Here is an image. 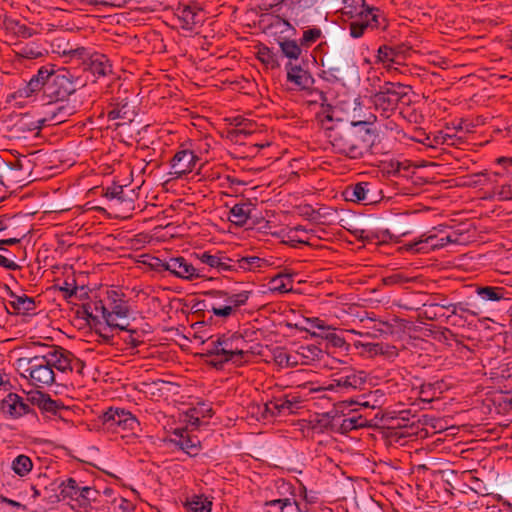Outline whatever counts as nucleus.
<instances>
[{"label":"nucleus","mask_w":512,"mask_h":512,"mask_svg":"<svg viewBox=\"0 0 512 512\" xmlns=\"http://www.w3.org/2000/svg\"><path fill=\"white\" fill-rule=\"evenodd\" d=\"M18 367L30 385L46 388L52 384H64L74 373L81 375L85 364L62 347H50L43 354L20 358Z\"/></svg>","instance_id":"obj_1"},{"label":"nucleus","mask_w":512,"mask_h":512,"mask_svg":"<svg viewBox=\"0 0 512 512\" xmlns=\"http://www.w3.org/2000/svg\"><path fill=\"white\" fill-rule=\"evenodd\" d=\"M377 117L369 114L364 120H337L325 127L332 152L349 160H362L373 154V131L370 126Z\"/></svg>","instance_id":"obj_2"},{"label":"nucleus","mask_w":512,"mask_h":512,"mask_svg":"<svg viewBox=\"0 0 512 512\" xmlns=\"http://www.w3.org/2000/svg\"><path fill=\"white\" fill-rule=\"evenodd\" d=\"M59 498L74 512H99L105 501L95 481L87 473L72 472L58 484Z\"/></svg>","instance_id":"obj_3"},{"label":"nucleus","mask_w":512,"mask_h":512,"mask_svg":"<svg viewBox=\"0 0 512 512\" xmlns=\"http://www.w3.org/2000/svg\"><path fill=\"white\" fill-rule=\"evenodd\" d=\"M341 14L350 20L349 30L353 38L363 36L367 29L387 28L383 13L378 8L368 6L365 0H344Z\"/></svg>","instance_id":"obj_4"},{"label":"nucleus","mask_w":512,"mask_h":512,"mask_svg":"<svg viewBox=\"0 0 512 512\" xmlns=\"http://www.w3.org/2000/svg\"><path fill=\"white\" fill-rule=\"evenodd\" d=\"M74 112L72 106L55 105L47 107V116L43 118H34L30 113H20L10 119L12 125L8 129L12 133L11 137L25 138L27 133L38 132L47 122L52 125L65 122Z\"/></svg>","instance_id":"obj_5"},{"label":"nucleus","mask_w":512,"mask_h":512,"mask_svg":"<svg viewBox=\"0 0 512 512\" xmlns=\"http://www.w3.org/2000/svg\"><path fill=\"white\" fill-rule=\"evenodd\" d=\"M411 89L401 83L385 82L379 91L371 96L372 103L377 111L385 118L395 112L399 102L403 101Z\"/></svg>","instance_id":"obj_6"},{"label":"nucleus","mask_w":512,"mask_h":512,"mask_svg":"<svg viewBox=\"0 0 512 512\" xmlns=\"http://www.w3.org/2000/svg\"><path fill=\"white\" fill-rule=\"evenodd\" d=\"M49 69H51V76H49L45 93L49 98L53 99L55 103L49 104L48 106L64 105L62 102L76 91V83L73 75L66 68L54 71L51 65Z\"/></svg>","instance_id":"obj_7"},{"label":"nucleus","mask_w":512,"mask_h":512,"mask_svg":"<svg viewBox=\"0 0 512 512\" xmlns=\"http://www.w3.org/2000/svg\"><path fill=\"white\" fill-rule=\"evenodd\" d=\"M107 306L109 313L106 314V326L112 332L114 330H128L130 326L128 316L130 307L125 300V296L116 290L107 291Z\"/></svg>","instance_id":"obj_8"},{"label":"nucleus","mask_w":512,"mask_h":512,"mask_svg":"<svg viewBox=\"0 0 512 512\" xmlns=\"http://www.w3.org/2000/svg\"><path fill=\"white\" fill-rule=\"evenodd\" d=\"M320 65L322 70L319 76L331 84L343 83L352 72H355L354 65L332 54L324 53L320 57Z\"/></svg>","instance_id":"obj_9"},{"label":"nucleus","mask_w":512,"mask_h":512,"mask_svg":"<svg viewBox=\"0 0 512 512\" xmlns=\"http://www.w3.org/2000/svg\"><path fill=\"white\" fill-rule=\"evenodd\" d=\"M234 340V337H226L225 335L218 336L215 340L210 338L207 344V355L219 358L218 361L212 362L214 366L228 361L234 363L242 361L245 351L234 346Z\"/></svg>","instance_id":"obj_10"},{"label":"nucleus","mask_w":512,"mask_h":512,"mask_svg":"<svg viewBox=\"0 0 512 512\" xmlns=\"http://www.w3.org/2000/svg\"><path fill=\"white\" fill-rule=\"evenodd\" d=\"M208 294L215 298H222L225 302V305L213 304L210 311L217 317L228 318L247 304L252 291L243 290L238 293H230L224 290H212Z\"/></svg>","instance_id":"obj_11"},{"label":"nucleus","mask_w":512,"mask_h":512,"mask_svg":"<svg viewBox=\"0 0 512 512\" xmlns=\"http://www.w3.org/2000/svg\"><path fill=\"white\" fill-rule=\"evenodd\" d=\"M459 234L456 232L447 233L445 229L434 228L429 234H424L418 241L408 244V250L417 253H428L435 249L445 247L450 243H459Z\"/></svg>","instance_id":"obj_12"},{"label":"nucleus","mask_w":512,"mask_h":512,"mask_svg":"<svg viewBox=\"0 0 512 512\" xmlns=\"http://www.w3.org/2000/svg\"><path fill=\"white\" fill-rule=\"evenodd\" d=\"M366 383V376L363 371H356L350 367L334 373L331 383L325 388L340 393H349L362 389Z\"/></svg>","instance_id":"obj_13"},{"label":"nucleus","mask_w":512,"mask_h":512,"mask_svg":"<svg viewBox=\"0 0 512 512\" xmlns=\"http://www.w3.org/2000/svg\"><path fill=\"white\" fill-rule=\"evenodd\" d=\"M301 397L298 393H287L273 397L264 405L265 416L295 414L301 408Z\"/></svg>","instance_id":"obj_14"},{"label":"nucleus","mask_w":512,"mask_h":512,"mask_svg":"<svg viewBox=\"0 0 512 512\" xmlns=\"http://www.w3.org/2000/svg\"><path fill=\"white\" fill-rule=\"evenodd\" d=\"M168 272L180 279L192 281L204 277V268H196L183 256L168 258Z\"/></svg>","instance_id":"obj_15"},{"label":"nucleus","mask_w":512,"mask_h":512,"mask_svg":"<svg viewBox=\"0 0 512 512\" xmlns=\"http://www.w3.org/2000/svg\"><path fill=\"white\" fill-rule=\"evenodd\" d=\"M32 410L28 400L17 393H9L0 402V411L5 418L18 419Z\"/></svg>","instance_id":"obj_16"},{"label":"nucleus","mask_w":512,"mask_h":512,"mask_svg":"<svg viewBox=\"0 0 512 512\" xmlns=\"http://www.w3.org/2000/svg\"><path fill=\"white\" fill-rule=\"evenodd\" d=\"M167 442L182 450L190 457H196L201 450L200 440L196 436L190 435L187 429H175Z\"/></svg>","instance_id":"obj_17"},{"label":"nucleus","mask_w":512,"mask_h":512,"mask_svg":"<svg viewBox=\"0 0 512 512\" xmlns=\"http://www.w3.org/2000/svg\"><path fill=\"white\" fill-rule=\"evenodd\" d=\"M198 161L199 157L194 153V151L181 149L177 151L170 160V166L172 169L171 174L176 178H180L185 174L191 173L195 169Z\"/></svg>","instance_id":"obj_18"},{"label":"nucleus","mask_w":512,"mask_h":512,"mask_svg":"<svg viewBox=\"0 0 512 512\" xmlns=\"http://www.w3.org/2000/svg\"><path fill=\"white\" fill-rule=\"evenodd\" d=\"M196 258L208 267V271L215 270L218 273L233 271L234 262L233 259L226 256L224 252L216 251H204L201 253H195Z\"/></svg>","instance_id":"obj_19"},{"label":"nucleus","mask_w":512,"mask_h":512,"mask_svg":"<svg viewBox=\"0 0 512 512\" xmlns=\"http://www.w3.org/2000/svg\"><path fill=\"white\" fill-rule=\"evenodd\" d=\"M51 76V69L49 66H42L37 71V74L33 75L31 79L26 82L22 87H19L15 93L16 98H29L42 90L45 89Z\"/></svg>","instance_id":"obj_20"},{"label":"nucleus","mask_w":512,"mask_h":512,"mask_svg":"<svg viewBox=\"0 0 512 512\" xmlns=\"http://www.w3.org/2000/svg\"><path fill=\"white\" fill-rule=\"evenodd\" d=\"M202 9L196 5L179 4L175 9L174 16L178 25L186 31H193L202 23L200 13Z\"/></svg>","instance_id":"obj_21"},{"label":"nucleus","mask_w":512,"mask_h":512,"mask_svg":"<svg viewBox=\"0 0 512 512\" xmlns=\"http://www.w3.org/2000/svg\"><path fill=\"white\" fill-rule=\"evenodd\" d=\"M5 290L9 297V305L12 308L11 314L15 315H32L35 314L36 302L33 297L24 293H15L8 285H5ZM10 313V311L8 310Z\"/></svg>","instance_id":"obj_22"},{"label":"nucleus","mask_w":512,"mask_h":512,"mask_svg":"<svg viewBox=\"0 0 512 512\" xmlns=\"http://www.w3.org/2000/svg\"><path fill=\"white\" fill-rule=\"evenodd\" d=\"M372 188L373 186L369 182H358L346 187L343 194L347 201L370 205L376 202Z\"/></svg>","instance_id":"obj_23"},{"label":"nucleus","mask_w":512,"mask_h":512,"mask_svg":"<svg viewBox=\"0 0 512 512\" xmlns=\"http://www.w3.org/2000/svg\"><path fill=\"white\" fill-rule=\"evenodd\" d=\"M285 70L287 73V81L299 90H307L314 83V78L311 73L300 65L288 62L285 65Z\"/></svg>","instance_id":"obj_24"},{"label":"nucleus","mask_w":512,"mask_h":512,"mask_svg":"<svg viewBox=\"0 0 512 512\" xmlns=\"http://www.w3.org/2000/svg\"><path fill=\"white\" fill-rule=\"evenodd\" d=\"M87 69L97 77H104L112 73V65L106 55L92 53L87 59Z\"/></svg>","instance_id":"obj_25"},{"label":"nucleus","mask_w":512,"mask_h":512,"mask_svg":"<svg viewBox=\"0 0 512 512\" xmlns=\"http://www.w3.org/2000/svg\"><path fill=\"white\" fill-rule=\"evenodd\" d=\"M254 205L251 202L235 204L229 211L228 220L238 226L243 227L251 217Z\"/></svg>","instance_id":"obj_26"},{"label":"nucleus","mask_w":512,"mask_h":512,"mask_svg":"<svg viewBox=\"0 0 512 512\" xmlns=\"http://www.w3.org/2000/svg\"><path fill=\"white\" fill-rule=\"evenodd\" d=\"M401 54V47L382 45L377 51V62L383 64L387 71L397 70L393 65L397 64V58Z\"/></svg>","instance_id":"obj_27"},{"label":"nucleus","mask_w":512,"mask_h":512,"mask_svg":"<svg viewBox=\"0 0 512 512\" xmlns=\"http://www.w3.org/2000/svg\"><path fill=\"white\" fill-rule=\"evenodd\" d=\"M212 505V500L204 494H193L183 503L186 512H211Z\"/></svg>","instance_id":"obj_28"},{"label":"nucleus","mask_w":512,"mask_h":512,"mask_svg":"<svg viewBox=\"0 0 512 512\" xmlns=\"http://www.w3.org/2000/svg\"><path fill=\"white\" fill-rule=\"evenodd\" d=\"M356 347L361 346L363 351L369 356L384 355L387 358H395L398 356V351L395 346L386 343H356Z\"/></svg>","instance_id":"obj_29"},{"label":"nucleus","mask_w":512,"mask_h":512,"mask_svg":"<svg viewBox=\"0 0 512 512\" xmlns=\"http://www.w3.org/2000/svg\"><path fill=\"white\" fill-rule=\"evenodd\" d=\"M233 262H234L233 271H238V270L254 271L256 269H260V268L267 267V266L271 265L268 260H266L264 258H260L258 256L241 257V258H238L235 260L233 259Z\"/></svg>","instance_id":"obj_30"},{"label":"nucleus","mask_w":512,"mask_h":512,"mask_svg":"<svg viewBox=\"0 0 512 512\" xmlns=\"http://www.w3.org/2000/svg\"><path fill=\"white\" fill-rule=\"evenodd\" d=\"M103 196L115 204H127L128 206L133 205V200L125 193L124 186L116 183L103 188Z\"/></svg>","instance_id":"obj_31"},{"label":"nucleus","mask_w":512,"mask_h":512,"mask_svg":"<svg viewBox=\"0 0 512 512\" xmlns=\"http://www.w3.org/2000/svg\"><path fill=\"white\" fill-rule=\"evenodd\" d=\"M264 506L271 508L269 512H299L298 504L293 497L267 500Z\"/></svg>","instance_id":"obj_32"},{"label":"nucleus","mask_w":512,"mask_h":512,"mask_svg":"<svg viewBox=\"0 0 512 512\" xmlns=\"http://www.w3.org/2000/svg\"><path fill=\"white\" fill-rule=\"evenodd\" d=\"M270 290L278 293H288L293 290V275L289 273H278L271 278Z\"/></svg>","instance_id":"obj_33"},{"label":"nucleus","mask_w":512,"mask_h":512,"mask_svg":"<svg viewBox=\"0 0 512 512\" xmlns=\"http://www.w3.org/2000/svg\"><path fill=\"white\" fill-rule=\"evenodd\" d=\"M369 420L361 414L352 413L348 416H344L342 419L339 429L341 433H348L352 430L369 426Z\"/></svg>","instance_id":"obj_34"},{"label":"nucleus","mask_w":512,"mask_h":512,"mask_svg":"<svg viewBox=\"0 0 512 512\" xmlns=\"http://www.w3.org/2000/svg\"><path fill=\"white\" fill-rule=\"evenodd\" d=\"M273 361L279 368L294 367L299 364L298 355L288 352L285 348L278 347L273 350Z\"/></svg>","instance_id":"obj_35"},{"label":"nucleus","mask_w":512,"mask_h":512,"mask_svg":"<svg viewBox=\"0 0 512 512\" xmlns=\"http://www.w3.org/2000/svg\"><path fill=\"white\" fill-rule=\"evenodd\" d=\"M311 236H314L313 230H306L303 226H296L288 233V240L291 247H297L298 244L310 245Z\"/></svg>","instance_id":"obj_36"},{"label":"nucleus","mask_w":512,"mask_h":512,"mask_svg":"<svg viewBox=\"0 0 512 512\" xmlns=\"http://www.w3.org/2000/svg\"><path fill=\"white\" fill-rule=\"evenodd\" d=\"M281 53L289 59V62L298 60L301 57L303 47L299 41L293 39H284L279 42Z\"/></svg>","instance_id":"obj_37"},{"label":"nucleus","mask_w":512,"mask_h":512,"mask_svg":"<svg viewBox=\"0 0 512 512\" xmlns=\"http://www.w3.org/2000/svg\"><path fill=\"white\" fill-rule=\"evenodd\" d=\"M4 25L8 31L12 32L17 37L27 39L35 34V31L31 27L20 22L19 20L6 19L4 21Z\"/></svg>","instance_id":"obj_38"},{"label":"nucleus","mask_w":512,"mask_h":512,"mask_svg":"<svg viewBox=\"0 0 512 512\" xmlns=\"http://www.w3.org/2000/svg\"><path fill=\"white\" fill-rule=\"evenodd\" d=\"M33 468V462L27 455L20 454L11 463V469L19 477L27 476Z\"/></svg>","instance_id":"obj_39"},{"label":"nucleus","mask_w":512,"mask_h":512,"mask_svg":"<svg viewBox=\"0 0 512 512\" xmlns=\"http://www.w3.org/2000/svg\"><path fill=\"white\" fill-rule=\"evenodd\" d=\"M139 425V421L130 411L119 408L118 430L134 432Z\"/></svg>","instance_id":"obj_40"},{"label":"nucleus","mask_w":512,"mask_h":512,"mask_svg":"<svg viewBox=\"0 0 512 512\" xmlns=\"http://www.w3.org/2000/svg\"><path fill=\"white\" fill-rule=\"evenodd\" d=\"M323 37V32L319 27H310L303 31L299 38L300 45L307 50Z\"/></svg>","instance_id":"obj_41"},{"label":"nucleus","mask_w":512,"mask_h":512,"mask_svg":"<svg viewBox=\"0 0 512 512\" xmlns=\"http://www.w3.org/2000/svg\"><path fill=\"white\" fill-rule=\"evenodd\" d=\"M477 294L486 301H500L505 298V291L503 287H479Z\"/></svg>","instance_id":"obj_42"},{"label":"nucleus","mask_w":512,"mask_h":512,"mask_svg":"<svg viewBox=\"0 0 512 512\" xmlns=\"http://www.w3.org/2000/svg\"><path fill=\"white\" fill-rule=\"evenodd\" d=\"M257 57L263 64L270 67L271 69L280 67L277 54L267 46L259 48Z\"/></svg>","instance_id":"obj_43"},{"label":"nucleus","mask_w":512,"mask_h":512,"mask_svg":"<svg viewBox=\"0 0 512 512\" xmlns=\"http://www.w3.org/2000/svg\"><path fill=\"white\" fill-rule=\"evenodd\" d=\"M118 417L119 408L111 407L103 413L101 419L108 429L118 432Z\"/></svg>","instance_id":"obj_44"},{"label":"nucleus","mask_w":512,"mask_h":512,"mask_svg":"<svg viewBox=\"0 0 512 512\" xmlns=\"http://www.w3.org/2000/svg\"><path fill=\"white\" fill-rule=\"evenodd\" d=\"M441 388L438 382L435 383H423L420 386L419 394L423 401L431 402L436 398L437 391Z\"/></svg>","instance_id":"obj_45"},{"label":"nucleus","mask_w":512,"mask_h":512,"mask_svg":"<svg viewBox=\"0 0 512 512\" xmlns=\"http://www.w3.org/2000/svg\"><path fill=\"white\" fill-rule=\"evenodd\" d=\"M93 311L95 312V315L93 312H88L87 315L92 320H97L99 317H101L106 322V314L109 313V307L107 306V300L104 302L103 300H96L93 302Z\"/></svg>","instance_id":"obj_46"},{"label":"nucleus","mask_w":512,"mask_h":512,"mask_svg":"<svg viewBox=\"0 0 512 512\" xmlns=\"http://www.w3.org/2000/svg\"><path fill=\"white\" fill-rule=\"evenodd\" d=\"M148 266L159 273L168 272V259H160L158 257H149L146 262Z\"/></svg>","instance_id":"obj_47"},{"label":"nucleus","mask_w":512,"mask_h":512,"mask_svg":"<svg viewBox=\"0 0 512 512\" xmlns=\"http://www.w3.org/2000/svg\"><path fill=\"white\" fill-rule=\"evenodd\" d=\"M422 316L428 320H437L439 317L444 316V313H440L435 305L425 303L422 309Z\"/></svg>","instance_id":"obj_48"},{"label":"nucleus","mask_w":512,"mask_h":512,"mask_svg":"<svg viewBox=\"0 0 512 512\" xmlns=\"http://www.w3.org/2000/svg\"><path fill=\"white\" fill-rule=\"evenodd\" d=\"M108 118L110 120L127 119L131 121L130 116H128L127 104H123L121 107L117 106L110 110L108 112Z\"/></svg>","instance_id":"obj_49"},{"label":"nucleus","mask_w":512,"mask_h":512,"mask_svg":"<svg viewBox=\"0 0 512 512\" xmlns=\"http://www.w3.org/2000/svg\"><path fill=\"white\" fill-rule=\"evenodd\" d=\"M431 304L435 305V307L438 310L439 309H450V307H453L451 314L452 315L457 314L458 305H454V303L449 302L448 299L444 296H439V297L435 298V300L433 302H431Z\"/></svg>","instance_id":"obj_50"},{"label":"nucleus","mask_w":512,"mask_h":512,"mask_svg":"<svg viewBox=\"0 0 512 512\" xmlns=\"http://www.w3.org/2000/svg\"><path fill=\"white\" fill-rule=\"evenodd\" d=\"M125 331L128 332V335L124 340L131 347L136 348L143 343L141 335L136 330L130 329L128 327V330Z\"/></svg>","instance_id":"obj_51"},{"label":"nucleus","mask_w":512,"mask_h":512,"mask_svg":"<svg viewBox=\"0 0 512 512\" xmlns=\"http://www.w3.org/2000/svg\"><path fill=\"white\" fill-rule=\"evenodd\" d=\"M408 282V278L400 273L392 274L383 278V283L386 286L404 284Z\"/></svg>","instance_id":"obj_52"},{"label":"nucleus","mask_w":512,"mask_h":512,"mask_svg":"<svg viewBox=\"0 0 512 512\" xmlns=\"http://www.w3.org/2000/svg\"><path fill=\"white\" fill-rule=\"evenodd\" d=\"M17 55L22 58H25V59H36L41 56V52L36 51L32 47L26 45V46L21 47L17 51Z\"/></svg>","instance_id":"obj_53"},{"label":"nucleus","mask_w":512,"mask_h":512,"mask_svg":"<svg viewBox=\"0 0 512 512\" xmlns=\"http://www.w3.org/2000/svg\"><path fill=\"white\" fill-rule=\"evenodd\" d=\"M20 168L21 165L19 164V162L13 164L12 166L6 162L1 156H0V186H4V182H3V175L4 173L8 172L9 170H12V169H15V168Z\"/></svg>","instance_id":"obj_54"},{"label":"nucleus","mask_w":512,"mask_h":512,"mask_svg":"<svg viewBox=\"0 0 512 512\" xmlns=\"http://www.w3.org/2000/svg\"><path fill=\"white\" fill-rule=\"evenodd\" d=\"M497 195L500 200H512V185L511 184L502 185L499 188Z\"/></svg>","instance_id":"obj_55"},{"label":"nucleus","mask_w":512,"mask_h":512,"mask_svg":"<svg viewBox=\"0 0 512 512\" xmlns=\"http://www.w3.org/2000/svg\"><path fill=\"white\" fill-rule=\"evenodd\" d=\"M496 163L507 170V176H512V157H499Z\"/></svg>","instance_id":"obj_56"},{"label":"nucleus","mask_w":512,"mask_h":512,"mask_svg":"<svg viewBox=\"0 0 512 512\" xmlns=\"http://www.w3.org/2000/svg\"><path fill=\"white\" fill-rule=\"evenodd\" d=\"M326 339H328L335 347L341 348L346 345L345 339L334 332L328 333L326 335Z\"/></svg>","instance_id":"obj_57"},{"label":"nucleus","mask_w":512,"mask_h":512,"mask_svg":"<svg viewBox=\"0 0 512 512\" xmlns=\"http://www.w3.org/2000/svg\"><path fill=\"white\" fill-rule=\"evenodd\" d=\"M0 266L12 271H15L20 268V266L16 262L6 258L2 254H0Z\"/></svg>","instance_id":"obj_58"},{"label":"nucleus","mask_w":512,"mask_h":512,"mask_svg":"<svg viewBox=\"0 0 512 512\" xmlns=\"http://www.w3.org/2000/svg\"><path fill=\"white\" fill-rule=\"evenodd\" d=\"M454 137V134H451L448 131H442L437 139H441L442 144L455 145Z\"/></svg>","instance_id":"obj_59"},{"label":"nucleus","mask_w":512,"mask_h":512,"mask_svg":"<svg viewBox=\"0 0 512 512\" xmlns=\"http://www.w3.org/2000/svg\"><path fill=\"white\" fill-rule=\"evenodd\" d=\"M225 181L227 182L228 187L232 189L234 192H237V186L245 184L244 181L230 175H227L225 177Z\"/></svg>","instance_id":"obj_60"},{"label":"nucleus","mask_w":512,"mask_h":512,"mask_svg":"<svg viewBox=\"0 0 512 512\" xmlns=\"http://www.w3.org/2000/svg\"><path fill=\"white\" fill-rule=\"evenodd\" d=\"M300 350H301V352H297V353H296V354L298 355V359H299L300 357H302V358H306V359H311V358H310V356L308 355V353H306V352H309V353H311L312 355H316V352H319V351H320V350H319L317 347H315V346H312V347H309V346H308V347H303V346H302V347L300 348Z\"/></svg>","instance_id":"obj_61"},{"label":"nucleus","mask_w":512,"mask_h":512,"mask_svg":"<svg viewBox=\"0 0 512 512\" xmlns=\"http://www.w3.org/2000/svg\"><path fill=\"white\" fill-rule=\"evenodd\" d=\"M61 291H64L67 296L75 295L77 292V287L74 284L68 283L67 281L64 282V286L60 287Z\"/></svg>","instance_id":"obj_62"},{"label":"nucleus","mask_w":512,"mask_h":512,"mask_svg":"<svg viewBox=\"0 0 512 512\" xmlns=\"http://www.w3.org/2000/svg\"><path fill=\"white\" fill-rule=\"evenodd\" d=\"M312 326L315 328H318L320 330H330V326H327L324 321L320 320L319 318H314L312 320Z\"/></svg>","instance_id":"obj_63"},{"label":"nucleus","mask_w":512,"mask_h":512,"mask_svg":"<svg viewBox=\"0 0 512 512\" xmlns=\"http://www.w3.org/2000/svg\"><path fill=\"white\" fill-rule=\"evenodd\" d=\"M19 242H20L19 237H11V238H7V239H1V243H3V245H14Z\"/></svg>","instance_id":"obj_64"}]
</instances>
